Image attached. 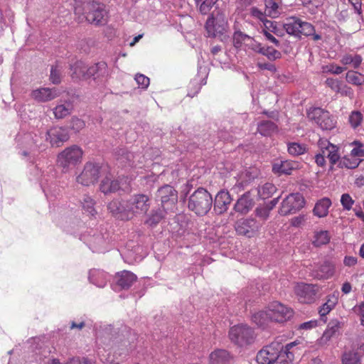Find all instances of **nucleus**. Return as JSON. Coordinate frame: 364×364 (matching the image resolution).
Returning a JSON list of instances; mask_svg holds the SVG:
<instances>
[{
	"mask_svg": "<svg viewBox=\"0 0 364 364\" xmlns=\"http://www.w3.org/2000/svg\"><path fill=\"white\" fill-rule=\"evenodd\" d=\"M340 62L345 66L358 69L363 62V57L356 53H346L341 56Z\"/></svg>",
	"mask_w": 364,
	"mask_h": 364,
	"instance_id": "33",
	"label": "nucleus"
},
{
	"mask_svg": "<svg viewBox=\"0 0 364 364\" xmlns=\"http://www.w3.org/2000/svg\"><path fill=\"white\" fill-rule=\"evenodd\" d=\"M363 77L364 75L361 73L353 70H349L346 75L347 82L357 86L362 85L364 83Z\"/></svg>",
	"mask_w": 364,
	"mask_h": 364,
	"instance_id": "49",
	"label": "nucleus"
},
{
	"mask_svg": "<svg viewBox=\"0 0 364 364\" xmlns=\"http://www.w3.org/2000/svg\"><path fill=\"white\" fill-rule=\"evenodd\" d=\"M81 240L93 252L104 253L112 247V232L107 226L90 230L82 235Z\"/></svg>",
	"mask_w": 364,
	"mask_h": 364,
	"instance_id": "2",
	"label": "nucleus"
},
{
	"mask_svg": "<svg viewBox=\"0 0 364 364\" xmlns=\"http://www.w3.org/2000/svg\"><path fill=\"white\" fill-rule=\"evenodd\" d=\"M52 168H50L46 172L42 171L38 165H31L29 168L30 181H36L39 183L42 191L47 198L56 196L60 188L52 173Z\"/></svg>",
	"mask_w": 364,
	"mask_h": 364,
	"instance_id": "4",
	"label": "nucleus"
},
{
	"mask_svg": "<svg viewBox=\"0 0 364 364\" xmlns=\"http://www.w3.org/2000/svg\"><path fill=\"white\" fill-rule=\"evenodd\" d=\"M294 169L293 164L288 161H279L272 166V171L274 173L289 175Z\"/></svg>",
	"mask_w": 364,
	"mask_h": 364,
	"instance_id": "38",
	"label": "nucleus"
},
{
	"mask_svg": "<svg viewBox=\"0 0 364 364\" xmlns=\"http://www.w3.org/2000/svg\"><path fill=\"white\" fill-rule=\"evenodd\" d=\"M318 146L322 154L327 158L332 165H335L340 159L338 147L327 140H320Z\"/></svg>",
	"mask_w": 364,
	"mask_h": 364,
	"instance_id": "21",
	"label": "nucleus"
},
{
	"mask_svg": "<svg viewBox=\"0 0 364 364\" xmlns=\"http://www.w3.org/2000/svg\"><path fill=\"white\" fill-rule=\"evenodd\" d=\"M253 50L266 56L269 60H276L282 58V53L279 50L270 46H264L257 41L253 47Z\"/></svg>",
	"mask_w": 364,
	"mask_h": 364,
	"instance_id": "29",
	"label": "nucleus"
},
{
	"mask_svg": "<svg viewBox=\"0 0 364 364\" xmlns=\"http://www.w3.org/2000/svg\"><path fill=\"white\" fill-rule=\"evenodd\" d=\"M87 75H88V78L92 77L98 82L106 80L109 75L107 63L101 61L90 66L87 69Z\"/></svg>",
	"mask_w": 364,
	"mask_h": 364,
	"instance_id": "22",
	"label": "nucleus"
},
{
	"mask_svg": "<svg viewBox=\"0 0 364 364\" xmlns=\"http://www.w3.org/2000/svg\"><path fill=\"white\" fill-rule=\"evenodd\" d=\"M353 144L355 146L350 151L351 155L358 159L364 157V145L358 141H355Z\"/></svg>",
	"mask_w": 364,
	"mask_h": 364,
	"instance_id": "57",
	"label": "nucleus"
},
{
	"mask_svg": "<svg viewBox=\"0 0 364 364\" xmlns=\"http://www.w3.org/2000/svg\"><path fill=\"white\" fill-rule=\"evenodd\" d=\"M136 280V276L129 271L124 270L116 274L117 285L124 289H129Z\"/></svg>",
	"mask_w": 364,
	"mask_h": 364,
	"instance_id": "28",
	"label": "nucleus"
},
{
	"mask_svg": "<svg viewBox=\"0 0 364 364\" xmlns=\"http://www.w3.org/2000/svg\"><path fill=\"white\" fill-rule=\"evenodd\" d=\"M110 279L111 276L102 269H92L88 273L90 282L98 288H104Z\"/></svg>",
	"mask_w": 364,
	"mask_h": 364,
	"instance_id": "25",
	"label": "nucleus"
},
{
	"mask_svg": "<svg viewBox=\"0 0 364 364\" xmlns=\"http://www.w3.org/2000/svg\"><path fill=\"white\" fill-rule=\"evenodd\" d=\"M308 117L314 120L323 130H331L335 127V120L330 113L320 107H314L308 112Z\"/></svg>",
	"mask_w": 364,
	"mask_h": 364,
	"instance_id": "15",
	"label": "nucleus"
},
{
	"mask_svg": "<svg viewBox=\"0 0 364 364\" xmlns=\"http://www.w3.org/2000/svg\"><path fill=\"white\" fill-rule=\"evenodd\" d=\"M305 204L303 196L299 193L289 194L282 202L279 213L282 215L295 213Z\"/></svg>",
	"mask_w": 364,
	"mask_h": 364,
	"instance_id": "14",
	"label": "nucleus"
},
{
	"mask_svg": "<svg viewBox=\"0 0 364 364\" xmlns=\"http://www.w3.org/2000/svg\"><path fill=\"white\" fill-rule=\"evenodd\" d=\"M134 80H136L139 87L146 90L150 83V80L148 77L145 76L142 74H136L135 75Z\"/></svg>",
	"mask_w": 364,
	"mask_h": 364,
	"instance_id": "58",
	"label": "nucleus"
},
{
	"mask_svg": "<svg viewBox=\"0 0 364 364\" xmlns=\"http://www.w3.org/2000/svg\"><path fill=\"white\" fill-rule=\"evenodd\" d=\"M288 153L293 156H298L305 154L307 146L305 144L298 142H289L287 144Z\"/></svg>",
	"mask_w": 364,
	"mask_h": 364,
	"instance_id": "44",
	"label": "nucleus"
},
{
	"mask_svg": "<svg viewBox=\"0 0 364 364\" xmlns=\"http://www.w3.org/2000/svg\"><path fill=\"white\" fill-rule=\"evenodd\" d=\"M85 127V123L81 119L73 117L70 120V127L75 132H78Z\"/></svg>",
	"mask_w": 364,
	"mask_h": 364,
	"instance_id": "59",
	"label": "nucleus"
},
{
	"mask_svg": "<svg viewBox=\"0 0 364 364\" xmlns=\"http://www.w3.org/2000/svg\"><path fill=\"white\" fill-rule=\"evenodd\" d=\"M232 356L225 349H216L209 355V364H229Z\"/></svg>",
	"mask_w": 364,
	"mask_h": 364,
	"instance_id": "27",
	"label": "nucleus"
},
{
	"mask_svg": "<svg viewBox=\"0 0 364 364\" xmlns=\"http://www.w3.org/2000/svg\"><path fill=\"white\" fill-rule=\"evenodd\" d=\"M341 81H340L338 79L333 78V77H328L326 81L325 84L326 86L330 87L333 91L337 92L339 91V87H341Z\"/></svg>",
	"mask_w": 364,
	"mask_h": 364,
	"instance_id": "60",
	"label": "nucleus"
},
{
	"mask_svg": "<svg viewBox=\"0 0 364 364\" xmlns=\"http://www.w3.org/2000/svg\"><path fill=\"white\" fill-rule=\"evenodd\" d=\"M343 364H360V356L355 351L345 352L342 356Z\"/></svg>",
	"mask_w": 364,
	"mask_h": 364,
	"instance_id": "50",
	"label": "nucleus"
},
{
	"mask_svg": "<svg viewBox=\"0 0 364 364\" xmlns=\"http://www.w3.org/2000/svg\"><path fill=\"white\" fill-rule=\"evenodd\" d=\"M281 344L272 342L264 347L257 355V362L259 364H274Z\"/></svg>",
	"mask_w": 364,
	"mask_h": 364,
	"instance_id": "18",
	"label": "nucleus"
},
{
	"mask_svg": "<svg viewBox=\"0 0 364 364\" xmlns=\"http://www.w3.org/2000/svg\"><path fill=\"white\" fill-rule=\"evenodd\" d=\"M62 68L58 65H53L50 69V80L53 84H59L61 81Z\"/></svg>",
	"mask_w": 364,
	"mask_h": 364,
	"instance_id": "55",
	"label": "nucleus"
},
{
	"mask_svg": "<svg viewBox=\"0 0 364 364\" xmlns=\"http://www.w3.org/2000/svg\"><path fill=\"white\" fill-rule=\"evenodd\" d=\"M16 141L19 149V154L28 158V160L33 163L40 152L45 149L42 144V138L36 132H19Z\"/></svg>",
	"mask_w": 364,
	"mask_h": 364,
	"instance_id": "3",
	"label": "nucleus"
},
{
	"mask_svg": "<svg viewBox=\"0 0 364 364\" xmlns=\"http://www.w3.org/2000/svg\"><path fill=\"white\" fill-rule=\"evenodd\" d=\"M331 239L330 234L327 230H320L315 232L313 245L316 247L326 245Z\"/></svg>",
	"mask_w": 364,
	"mask_h": 364,
	"instance_id": "46",
	"label": "nucleus"
},
{
	"mask_svg": "<svg viewBox=\"0 0 364 364\" xmlns=\"http://www.w3.org/2000/svg\"><path fill=\"white\" fill-rule=\"evenodd\" d=\"M87 68L85 64L81 61L77 60L75 63L70 65V76L74 80H85L88 79V75H87Z\"/></svg>",
	"mask_w": 364,
	"mask_h": 364,
	"instance_id": "31",
	"label": "nucleus"
},
{
	"mask_svg": "<svg viewBox=\"0 0 364 364\" xmlns=\"http://www.w3.org/2000/svg\"><path fill=\"white\" fill-rule=\"evenodd\" d=\"M355 201L348 193H343L341 197V203L346 210H351Z\"/></svg>",
	"mask_w": 364,
	"mask_h": 364,
	"instance_id": "56",
	"label": "nucleus"
},
{
	"mask_svg": "<svg viewBox=\"0 0 364 364\" xmlns=\"http://www.w3.org/2000/svg\"><path fill=\"white\" fill-rule=\"evenodd\" d=\"M363 121V114L358 110L350 112L348 117V122L350 127L355 129L360 127Z\"/></svg>",
	"mask_w": 364,
	"mask_h": 364,
	"instance_id": "51",
	"label": "nucleus"
},
{
	"mask_svg": "<svg viewBox=\"0 0 364 364\" xmlns=\"http://www.w3.org/2000/svg\"><path fill=\"white\" fill-rule=\"evenodd\" d=\"M252 321L259 327H264L270 320L268 309L265 311H259L252 315Z\"/></svg>",
	"mask_w": 364,
	"mask_h": 364,
	"instance_id": "42",
	"label": "nucleus"
},
{
	"mask_svg": "<svg viewBox=\"0 0 364 364\" xmlns=\"http://www.w3.org/2000/svg\"><path fill=\"white\" fill-rule=\"evenodd\" d=\"M294 291L300 303L312 304L318 297L320 287L318 284L299 282L295 285Z\"/></svg>",
	"mask_w": 364,
	"mask_h": 364,
	"instance_id": "11",
	"label": "nucleus"
},
{
	"mask_svg": "<svg viewBox=\"0 0 364 364\" xmlns=\"http://www.w3.org/2000/svg\"><path fill=\"white\" fill-rule=\"evenodd\" d=\"M262 224L253 218H241L235 223V231L240 235L254 237L259 230Z\"/></svg>",
	"mask_w": 364,
	"mask_h": 364,
	"instance_id": "16",
	"label": "nucleus"
},
{
	"mask_svg": "<svg viewBox=\"0 0 364 364\" xmlns=\"http://www.w3.org/2000/svg\"><path fill=\"white\" fill-rule=\"evenodd\" d=\"M338 330V326L335 325L333 326H329L328 328L324 331L322 338L325 340H328L331 336H333L336 332Z\"/></svg>",
	"mask_w": 364,
	"mask_h": 364,
	"instance_id": "64",
	"label": "nucleus"
},
{
	"mask_svg": "<svg viewBox=\"0 0 364 364\" xmlns=\"http://www.w3.org/2000/svg\"><path fill=\"white\" fill-rule=\"evenodd\" d=\"M46 136V140L50 141L52 146L58 147L68 140L69 134L65 128L55 127L48 129Z\"/></svg>",
	"mask_w": 364,
	"mask_h": 364,
	"instance_id": "20",
	"label": "nucleus"
},
{
	"mask_svg": "<svg viewBox=\"0 0 364 364\" xmlns=\"http://www.w3.org/2000/svg\"><path fill=\"white\" fill-rule=\"evenodd\" d=\"M208 37L219 38L221 41L228 36V23L225 15L220 11H213L205 23Z\"/></svg>",
	"mask_w": 364,
	"mask_h": 364,
	"instance_id": "7",
	"label": "nucleus"
},
{
	"mask_svg": "<svg viewBox=\"0 0 364 364\" xmlns=\"http://www.w3.org/2000/svg\"><path fill=\"white\" fill-rule=\"evenodd\" d=\"M255 204L250 192L247 191L242 195L234 205V210L240 214L245 215L249 213Z\"/></svg>",
	"mask_w": 364,
	"mask_h": 364,
	"instance_id": "26",
	"label": "nucleus"
},
{
	"mask_svg": "<svg viewBox=\"0 0 364 364\" xmlns=\"http://www.w3.org/2000/svg\"><path fill=\"white\" fill-rule=\"evenodd\" d=\"M361 161L362 159L353 156L350 153L348 156H345L342 159L340 158L338 166L341 168L353 169L357 168Z\"/></svg>",
	"mask_w": 364,
	"mask_h": 364,
	"instance_id": "40",
	"label": "nucleus"
},
{
	"mask_svg": "<svg viewBox=\"0 0 364 364\" xmlns=\"http://www.w3.org/2000/svg\"><path fill=\"white\" fill-rule=\"evenodd\" d=\"M205 84V78H203L201 80H200L198 78H194L193 80H192L188 85V96L193 97L196 95H197L199 92L202 85Z\"/></svg>",
	"mask_w": 364,
	"mask_h": 364,
	"instance_id": "47",
	"label": "nucleus"
},
{
	"mask_svg": "<svg viewBox=\"0 0 364 364\" xmlns=\"http://www.w3.org/2000/svg\"><path fill=\"white\" fill-rule=\"evenodd\" d=\"M80 203L84 214H87L92 218H95L97 211L95 208L96 201L94 198L87 194H85L82 196Z\"/></svg>",
	"mask_w": 364,
	"mask_h": 364,
	"instance_id": "32",
	"label": "nucleus"
},
{
	"mask_svg": "<svg viewBox=\"0 0 364 364\" xmlns=\"http://www.w3.org/2000/svg\"><path fill=\"white\" fill-rule=\"evenodd\" d=\"M283 27L288 34L296 38H300L301 35L309 36L314 31V26L311 23L303 21L296 16L286 18Z\"/></svg>",
	"mask_w": 364,
	"mask_h": 364,
	"instance_id": "10",
	"label": "nucleus"
},
{
	"mask_svg": "<svg viewBox=\"0 0 364 364\" xmlns=\"http://www.w3.org/2000/svg\"><path fill=\"white\" fill-rule=\"evenodd\" d=\"M59 95L58 90L55 87H41L33 90L31 93V97L38 102L51 101L58 97Z\"/></svg>",
	"mask_w": 364,
	"mask_h": 364,
	"instance_id": "23",
	"label": "nucleus"
},
{
	"mask_svg": "<svg viewBox=\"0 0 364 364\" xmlns=\"http://www.w3.org/2000/svg\"><path fill=\"white\" fill-rule=\"evenodd\" d=\"M139 249V247H137L134 249V251L129 249L122 250L121 252V255L122 256L124 260L127 263L131 264L134 262H137L138 260H141V257L135 254V252H136Z\"/></svg>",
	"mask_w": 364,
	"mask_h": 364,
	"instance_id": "52",
	"label": "nucleus"
},
{
	"mask_svg": "<svg viewBox=\"0 0 364 364\" xmlns=\"http://www.w3.org/2000/svg\"><path fill=\"white\" fill-rule=\"evenodd\" d=\"M277 131V124L270 120H263L257 124V132L262 136H269Z\"/></svg>",
	"mask_w": 364,
	"mask_h": 364,
	"instance_id": "35",
	"label": "nucleus"
},
{
	"mask_svg": "<svg viewBox=\"0 0 364 364\" xmlns=\"http://www.w3.org/2000/svg\"><path fill=\"white\" fill-rule=\"evenodd\" d=\"M300 344L299 341H294L293 342L286 344L284 346H280L279 353L277 355V360L275 364H292L294 358V353L296 350L299 348H295Z\"/></svg>",
	"mask_w": 364,
	"mask_h": 364,
	"instance_id": "19",
	"label": "nucleus"
},
{
	"mask_svg": "<svg viewBox=\"0 0 364 364\" xmlns=\"http://www.w3.org/2000/svg\"><path fill=\"white\" fill-rule=\"evenodd\" d=\"M323 73H331L333 75H339L346 70V68L341 67L336 65V63H329L328 65H323L321 68Z\"/></svg>",
	"mask_w": 364,
	"mask_h": 364,
	"instance_id": "54",
	"label": "nucleus"
},
{
	"mask_svg": "<svg viewBox=\"0 0 364 364\" xmlns=\"http://www.w3.org/2000/svg\"><path fill=\"white\" fill-rule=\"evenodd\" d=\"M218 0H195L200 13L203 15L208 14Z\"/></svg>",
	"mask_w": 364,
	"mask_h": 364,
	"instance_id": "48",
	"label": "nucleus"
},
{
	"mask_svg": "<svg viewBox=\"0 0 364 364\" xmlns=\"http://www.w3.org/2000/svg\"><path fill=\"white\" fill-rule=\"evenodd\" d=\"M101 175V166L99 163L87 162L82 172L76 177L77 183L89 186L96 183Z\"/></svg>",
	"mask_w": 364,
	"mask_h": 364,
	"instance_id": "13",
	"label": "nucleus"
},
{
	"mask_svg": "<svg viewBox=\"0 0 364 364\" xmlns=\"http://www.w3.org/2000/svg\"><path fill=\"white\" fill-rule=\"evenodd\" d=\"M121 188L117 180H114L109 176H106L101 181L100 189L105 194L114 193Z\"/></svg>",
	"mask_w": 364,
	"mask_h": 364,
	"instance_id": "34",
	"label": "nucleus"
},
{
	"mask_svg": "<svg viewBox=\"0 0 364 364\" xmlns=\"http://www.w3.org/2000/svg\"><path fill=\"white\" fill-rule=\"evenodd\" d=\"M331 205V200L328 198H323L316 203L314 208V215L319 218L326 216L328 215V209Z\"/></svg>",
	"mask_w": 364,
	"mask_h": 364,
	"instance_id": "36",
	"label": "nucleus"
},
{
	"mask_svg": "<svg viewBox=\"0 0 364 364\" xmlns=\"http://www.w3.org/2000/svg\"><path fill=\"white\" fill-rule=\"evenodd\" d=\"M277 191L276 186L271 183H266L257 190V194L261 199L270 198Z\"/></svg>",
	"mask_w": 364,
	"mask_h": 364,
	"instance_id": "45",
	"label": "nucleus"
},
{
	"mask_svg": "<svg viewBox=\"0 0 364 364\" xmlns=\"http://www.w3.org/2000/svg\"><path fill=\"white\" fill-rule=\"evenodd\" d=\"M267 309L272 321L282 323L290 319L293 316L291 309L277 301L271 302Z\"/></svg>",
	"mask_w": 364,
	"mask_h": 364,
	"instance_id": "17",
	"label": "nucleus"
},
{
	"mask_svg": "<svg viewBox=\"0 0 364 364\" xmlns=\"http://www.w3.org/2000/svg\"><path fill=\"white\" fill-rule=\"evenodd\" d=\"M319 273L317 277L319 279H328L331 277L335 272V265L331 262L326 261L319 267Z\"/></svg>",
	"mask_w": 364,
	"mask_h": 364,
	"instance_id": "41",
	"label": "nucleus"
},
{
	"mask_svg": "<svg viewBox=\"0 0 364 364\" xmlns=\"http://www.w3.org/2000/svg\"><path fill=\"white\" fill-rule=\"evenodd\" d=\"M84 9L85 18L90 23L102 26L107 23L108 12L104 4L92 1L87 2Z\"/></svg>",
	"mask_w": 364,
	"mask_h": 364,
	"instance_id": "9",
	"label": "nucleus"
},
{
	"mask_svg": "<svg viewBox=\"0 0 364 364\" xmlns=\"http://www.w3.org/2000/svg\"><path fill=\"white\" fill-rule=\"evenodd\" d=\"M257 41L250 36L241 31H235L232 36V43L235 48H240L243 44L249 46L252 50Z\"/></svg>",
	"mask_w": 364,
	"mask_h": 364,
	"instance_id": "30",
	"label": "nucleus"
},
{
	"mask_svg": "<svg viewBox=\"0 0 364 364\" xmlns=\"http://www.w3.org/2000/svg\"><path fill=\"white\" fill-rule=\"evenodd\" d=\"M255 215L263 220H266L269 216L270 210L265 206H259L255 209Z\"/></svg>",
	"mask_w": 364,
	"mask_h": 364,
	"instance_id": "61",
	"label": "nucleus"
},
{
	"mask_svg": "<svg viewBox=\"0 0 364 364\" xmlns=\"http://www.w3.org/2000/svg\"><path fill=\"white\" fill-rule=\"evenodd\" d=\"M337 93H340L343 96L352 97L353 95V91L351 87L346 84L341 82V87H339V91Z\"/></svg>",
	"mask_w": 364,
	"mask_h": 364,
	"instance_id": "62",
	"label": "nucleus"
},
{
	"mask_svg": "<svg viewBox=\"0 0 364 364\" xmlns=\"http://www.w3.org/2000/svg\"><path fill=\"white\" fill-rule=\"evenodd\" d=\"M82 155V149L77 145H73L58 154L57 163L63 168V172H68L81 162Z\"/></svg>",
	"mask_w": 364,
	"mask_h": 364,
	"instance_id": "8",
	"label": "nucleus"
},
{
	"mask_svg": "<svg viewBox=\"0 0 364 364\" xmlns=\"http://www.w3.org/2000/svg\"><path fill=\"white\" fill-rule=\"evenodd\" d=\"M72 109L70 102L60 103L53 109V114L56 119H63L70 114Z\"/></svg>",
	"mask_w": 364,
	"mask_h": 364,
	"instance_id": "43",
	"label": "nucleus"
},
{
	"mask_svg": "<svg viewBox=\"0 0 364 364\" xmlns=\"http://www.w3.org/2000/svg\"><path fill=\"white\" fill-rule=\"evenodd\" d=\"M213 203L211 194L206 189L198 188L188 197V208L198 216H203L210 210Z\"/></svg>",
	"mask_w": 364,
	"mask_h": 364,
	"instance_id": "5",
	"label": "nucleus"
},
{
	"mask_svg": "<svg viewBox=\"0 0 364 364\" xmlns=\"http://www.w3.org/2000/svg\"><path fill=\"white\" fill-rule=\"evenodd\" d=\"M265 13L272 18L278 17L282 12V5L274 0H264Z\"/></svg>",
	"mask_w": 364,
	"mask_h": 364,
	"instance_id": "37",
	"label": "nucleus"
},
{
	"mask_svg": "<svg viewBox=\"0 0 364 364\" xmlns=\"http://www.w3.org/2000/svg\"><path fill=\"white\" fill-rule=\"evenodd\" d=\"M250 13L251 16L259 20L260 21L263 22L264 26L268 28L269 25V27H272V29L271 31L274 32L277 35H279L276 30V26H274V22L271 21H268L266 19V15L267 14H264L262 11H261L259 9H258L256 7H252L250 10Z\"/></svg>",
	"mask_w": 364,
	"mask_h": 364,
	"instance_id": "39",
	"label": "nucleus"
},
{
	"mask_svg": "<svg viewBox=\"0 0 364 364\" xmlns=\"http://www.w3.org/2000/svg\"><path fill=\"white\" fill-rule=\"evenodd\" d=\"M232 343L239 348H246L255 341L257 335L255 330L247 324L240 323L232 326L228 332Z\"/></svg>",
	"mask_w": 364,
	"mask_h": 364,
	"instance_id": "6",
	"label": "nucleus"
},
{
	"mask_svg": "<svg viewBox=\"0 0 364 364\" xmlns=\"http://www.w3.org/2000/svg\"><path fill=\"white\" fill-rule=\"evenodd\" d=\"M257 67L260 69V70H269L272 73H276L277 72V68L276 66L273 64V63H262V62H258L257 63Z\"/></svg>",
	"mask_w": 364,
	"mask_h": 364,
	"instance_id": "63",
	"label": "nucleus"
},
{
	"mask_svg": "<svg viewBox=\"0 0 364 364\" xmlns=\"http://www.w3.org/2000/svg\"><path fill=\"white\" fill-rule=\"evenodd\" d=\"M232 201L228 191H220L215 196L214 200V210L217 214H223L226 212Z\"/></svg>",
	"mask_w": 364,
	"mask_h": 364,
	"instance_id": "24",
	"label": "nucleus"
},
{
	"mask_svg": "<svg viewBox=\"0 0 364 364\" xmlns=\"http://www.w3.org/2000/svg\"><path fill=\"white\" fill-rule=\"evenodd\" d=\"M149 207L150 199L145 194H136L128 200L114 199L107 205L108 210L122 220H129L135 216L144 215Z\"/></svg>",
	"mask_w": 364,
	"mask_h": 364,
	"instance_id": "1",
	"label": "nucleus"
},
{
	"mask_svg": "<svg viewBox=\"0 0 364 364\" xmlns=\"http://www.w3.org/2000/svg\"><path fill=\"white\" fill-rule=\"evenodd\" d=\"M156 198L161 201L165 211L173 212L176 210L178 193L173 186L165 185L159 188L156 193Z\"/></svg>",
	"mask_w": 364,
	"mask_h": 364,
	"instance_id": "12",
	"label": "nucleus"
},
{
	"mask_svg": "<svg viewBox=\"0 0 364 364\" xmlns=\"http://www.w3.org/2000/svg\"><path fill=\"white\" fill-rule=\"evenodd\" d=\"M168 211H165L164 209L154 211L150 217L146 220V223L150 226H154L158 224L162 218H164L165 213Z\"/></svg>",
	"mask_w": 364,
	"mask_h": 364,
	"instance_id": "53",
	"label": "nucleus"
}]
</instances>
